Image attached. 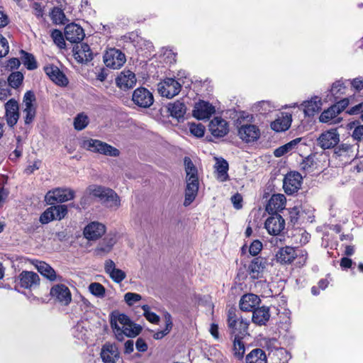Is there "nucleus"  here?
I'll use <instances>...</instances> for the list:
<instances>
[{
  "label": "nucleus",
  "instance_id": "1",
  "mask_svg": "<svg viewBox=\"0 0 363 363\" xmlns=\"http://www.w3.org/2000/svg\"><path fill=\"white\" fill-rule=\"evenodd\" d=\"M111 326L119 341H123L124 336L134 337L140 334L142 328L133 323L128 315L123 313H113L111 317Z\"/></svg>",
  "mask_w": 363,
  "mask_h": 363
},
{
  "label": "nucleus",
  "instance_id": "2",
  "mask_svg": "<svg viewBox=\"0 0 363 363\" xmlns=\"http://www.w3.org/2000/svg\"><path fill=\"white\" fill-rule=\"evenodd\" d=\"M228 325L235 337H242L247 331L249 321L238 318L235 310L231 308L228 313Z\"/></svg>",
  "mask_w": 363,
  "mask_h": 363
},
{
  "label": "nucleus",
  "instance_id": "3",
  "mask_svg": "<svg viewBox=\"0 0 363 363\" xmlns=\"http://www.w3.org/2000/svg\"><path fill=\"white\" fill-rule=\"evenodd\" d=\"M84 147L89 151L107 156L118 157L120 155V151L117 148L99 140H86L84 142Z\"/></svg>",
  "mask_w": 363,
  "mask_h": 363
},
{
  "label": "nucleus",
  "instance_id": "4",
  "mask_svg": "<svg viewBox=\"0 0 363 363\" xmlns=\"http://www.w3.org/2000/svg\"><path fill=\"white\" fill-rule=\"evenodd\" d=\"M35 101V96L31 91H28L23 96V118L26 125L32 123L36 115V107L33 104Z\"/></svg>",
  "mask_w": 363,
  "mask_h": 363
},
{
  "label": "nucleus",
  "instance_id": "5",
  "mask_svg": "<svg viewBox=\"0 0 363 363\" xmlns=\"http://www.w3.org/2000/svg\"><path fill=\"white\" fill-rule=\"evenodd\" d=\"M74 194L75 192L72 189L57 188L49 191L45 196V201L49 205H54L55 203H63L73 199Z\"/></svg>",
  "mask_w": 363,
  "mask_h": 363
},
{
  "label": "nucleus",
  "instance_id": "6",
  "mask_svg": "<svg viewBox=\"0 0 363 363\" xmlns=\"http://www.w3.org/2000/svg\"><path fill=\"white\" fill-rule=\"evenodd\" d=\"M125 61V54L116 48L108 49L104 55L106 66L113 69L121 68Z\"/></svg>",
  "mask_w": 363,
  "mask_h": 363
},
{
  "label": "nucleus",
  "instance_id": "7",
  "mask_svg": "<svg viewBox=\"0 0 363 363\" xmlns=\"http://www.w3.org/2000/svg\"><path fill=\"white\" fill-rule=\"evenodd\" d=\"M181 84L173 78H166L157 85L158 92L162 96L172 99L181 91Z\"/></svg>",
  "mask_w": 363,
  "mask_h": 363
},
{
  "label": "nucleus",
  "instance_id": "8",
  "mask_svg": "<svg viewBox=\"0 0 363 363\" xmlns=\"http://www.w3.org/2000/svg\"><path fill=\"white\" fill-rule=\"evenodd\" d=\"M17 285L22 288L33 290L37 289L40 282L38 274L31 271L21 272L16 281Z\"/></svg>",
  "mask_w": 363,
  "mask_h": 363
},
{
  "label": "nucleus",
  "instance_id": "9",
  "mask_svg": "<svg viewBox=\"0 0 363 363\" xmlns=\"http://www.w3.org/2000/svg\"><path fill=\"white\" fill-rule=\"evenodd\" d=\"M47 208L40 217V221L43 224H46L53 220H60L67 213V207L66 205H51Z\"/></svg>",
  "mask_w": 363,
  "mask_h": 363
},
{
  "label": "nucleus",
  "instance_id": "10",
  "mask_svg": "<svg viewBox=\"0 0 363 363\" xmlns=\"http://www.w3.org/2000/svg\"><path fill=\"white\" fill-rule=\"evenodd\" d=\"M133 103L141 108H149L154 102L152 94L145 87H139L134 90L132 95Z\"/></svg>",
  "mask_w": 363,
  "mask_h": 363
},
{
  "label": "nucleus",
  "instance_id": "11",
  "mask_svg": "<svg viewBox=\"0 0 363 363\" xmlns=\"http://www.w3.org/2000/svg\"><path fill=\"white\" fill-rule=\"evenodd\" d=\"M50 295L52 298L63 306H68L72 301V294L69 289L62 284L54 285L50 289Z\"/></svg>",
  "mask_w": 363,
  "mask_h": 363
},
{
  "label": "nucleus",
  "instance_id": "12",
  "mask_svg": "<svg viewBox=\"0 0 363 363\" xmlns=\"http://www.w3.org/2000/svg\"><path fill=\"white\" fill-rule=\"evenodd\" d=\"M238 136L247 143H253L259 138L260 130L256 125L243 124L238 128Z\"/></svg>",
  "mask_w": 363,
  "mask_h": 363
},
{
  "label": "nucleus",
  "instance_id": "13",
  "mask_svg": "<svg viewBox=\"0 0 363 363\" xmlns=\"http://www.w3.org/2000/svg\"><path fill=\"white\" fill-rule=\"evenodd\" d=\"M302 183V176L298 172H290L284 179L283 187L285 192L291 195L298 191Z\"/></svg>",
  "mask_w": 363,
  "mask_h": 363
},
{
  "label": "nucleus",
  "instance_id": "14",
  "mask_svg": "<svg viewBox=\"0 0 363 363\" xmlns=\"http://www.w3.org/2000/svg\"><path fill=\"white\" fill-rule=\"evenodd\" d=\"M264 227L269 234L278 235L284 229L285 220L278 213L272 214L265 221Z\"/></svg>",
  "mask_w": 363,
  "mask_h": 363
},
{
  "label": "nucleus",
  "instance_id": "15",
  "mask_svg": "<svg viewBox=\"0 0 363 363\" xmlns=\"http://www.w3.org/2000/svg\"><path fill=\"white\" fill-rule=\"evenodd\" d=\"M38 272L50 281H62L63 277L56 273L55 270L48 263L35 260L33 262Z\"/></svg>",
  "mask_w": 363,
  "mask_h": 363
},
{
  "label": "nucleus",
  "instance_id": "16",
  "mask_svg": "<svg viewBox=\"0 0 363 363\" xmlns=\"http://www.w3.org/2000/svg\"><path fill=\"white\" fill-rule=\"evenodd\" d=\"M267 265V260L262 257L254 258L248 265L247 272L251 279H258L263 277Z\"/></svg>",
  "mask_w": 363,
  "mask_h": 363
},
{
  "label": "nucleus",
  "instance_id": "17",
  "mask_svg": "<svg viewBox=\"0 0 363 363\" xmlns=\"http://www.w3.org/2000/svg\"><path fill=\"white\" fill-rule=\"evenodd\" d=\"M340 141V135L336 129L323 133L318 139V145L323 150L334 147Z\"/></svg>",
  "mask_w": 363,
  "mask_h": 363
},
{
  "label": "nucleus",
  "instance_id": "18",
  "mask_svg": "<svg viewBox=\"0 0 363 363\" xmlns=\"http://www.w3.org/2000/svg\"><path fill=\"white\" fill-rule=\"evenodd\" d=\"M136 77L130 70H123L116 78V84L121 90L132 89L136 84Z\"/></svg>",
  "mask_w": 363,
  "mask_h": 363
},
{
  "label": "nucleus",
  "instance_id": "19",
  "mask_svg": "<svg viewBox=\"0 0 363 363\" xmlns=\"http://www.w3.org/2000/svg\"><path fill=\"white\" fill-rule=\"evenodd\" d=\"M106 233V226L97 221L89 223L84 229L83 234L89 240H96Z\"/></svg>",
  "mask_w": 363,
  "mask_h": 363
},
{
  "label": "nucleus",
  "instance_id": "20",
  "mask_svg": "<svg viewBox=\"0 0 363 363\" xmlns=\"http://www.w3.org/2000/svg\"><path fill=\"white\" fill-rule=\"evenodd\" d=\"M215 111V107L211 104L205 101H199L194 106L193 116L199 120L208 119Z\"/></svg>",
  "mask_w": 363,
  "mask_h": 363
},
{
  "label": "nucleus",
  "instance_id": "21",
  "mask_svg": "<svg viewBox=\"0 0 363 363\" xmlns=\"http://www.w3.org/2000/svg\"><path fill=\"white\" fill-rule=\"evenodd\" d=\"M44 70L49 78L56 84L61 86H66L68 84V79L57 66L48 65L44 67Z\"/></svg>",
  "mask_w": 363,
  "mask_h": 363
},
{
  "label": "nucleus",
  "instance_id": "22",
  "mask_svg": "<svg viewBox=\"0 0 363 363\" xmlns=\"http://www.w3.org/2000/svg\"><path fill=\"white\" fill-rule=\"evenodd\" d=\"M85 36L83 28L75 23H70L65 28V38L72 43H79Z\"/></svg>",
  "mask_w": 363,
  "mask_h": 363
},
{
  "label": "nucleus",
  "instance_id": "23",
  "mask_svg": "<svg viewBox=\"0 0 363 363\" xmlns=\"http://www.w3.org/2000/svg\"><path fill=\"white\" fill-rule=\"evenodd\" d=\"M6 119L10 127H13L19 118V106L18 102L11 99L5 104Z\"/></svg>",
  "mask_w": 363,
  "mask_h": 363
},
{
  "label": "nucleus",
  "instance_id": "24",
  "mask_svg": "<svg viewBox=\"0 0 363 363\" xmlns=\"http://www.w3.org/2000/svg\"><path fill=\"white\" fill-rule=\"evenodd\" d=\"M209 130L214 137L222 138L229 131L228 123L220 117H215L209 123Z\"/></svg>",
  "mask_w": 363,
  "mask_h": 363
},
{
  "label": "nucleus",
  "instance_id": "25",
  "mask_svg": "<svg viewBox=\"0 0 363 363\" xmlns=\"http://www.w3.org/2000/svg\"><path fill=\"white\" fill-rule=\"evenodd\" d=\"M104 191L100 193V196H97L101 203L108 208H118L121 205V202L117 194L108 188H105Z\"/></svg>",
  "mask_w": 363,
  "mask_h": 363
},
{
  "label": "nucleus",
  "instance_id": "26",
  "mask_svg": "<svg viewBox=\"0 0 363 363\" xmlns=\"http://www.w3.org/2000/svg\"><path fill=\"white\" fill-rule=\"evenodd\" d=\"M259 297L254 294H246L242 296L239 302V306L242 311H254L259 305Z\"/></svg>",
  "mask_w": 363,
  "mask_h": 363
},
{
  "label": "nucleus",
  "instance_id": "27",
  "mask_svg": "<svg viewBox=\"0 0 363 363\" xmlns=\"http://www.w3.org/2000/svg\"><path fill=\"white\" fill-rule=\"evenodd\" d=\"M101 357L104 363H116L119 358V352L115 344L106 343L101 351Z\"/></svg>",
  "mask_w": 363,
  "mask_h": 363
},
{
  "label": "nucleus",
  "instance_id": "28",
  "mask_svg": "<svg viewBox=\"0 0 363 363\" xmlns=\"http://www.w3.org/2000/svg\"><path fill=\"white\" fill-rule=\"evenodd\" d=\"M104 270L116 283H121L126 277L125 272L116 267V264L112 259L106 260Z\"/></svg>",
  "mask_w": 363,
  "mask_h": 363
},
{
  "label": "nucleus",
  "instance_id": "29",
  "mask_svg": "<svg viewBox=\"0 0 363 363\" xmlns=\"http://www.w3.org/2000/svg\"><path fill=\"white\" fill-rule=\"evenodd\" d=\"M186 187L185 189V199L184 206H189L196 199L199 191V179H186Z\"/></svg>",
  "mask_w": 363,
  "mask_h": 363
},
{
  "label": "nucleus",
  "instance_id": "30",
  "mask_svg": "<svg viewBox=\"0 0 363 363\" xmlns=\"http://www.w3.org/2000/svg\"><path fill=\"white\" fill-rule=\"evenodd\" d=\"M285 205L286 197L284 194H274L267 204L266 211L271 214L277 213L285 208Z\"/></svg>",
  "mask_w": 363,
  "mask_h": 363
},
{
  "label": "nucleus",
  "instance_id": "31",
  "mask_svg": "<svg viewBox=\"0 0 363 363\" xmlns=\"http://www.w3.org/2000/svg\"><path fill=\"white\" fill-rule=\"evenodd\" d=\"M297 256L295 248L289 246L280 248L276 254L277 262L281 264H289Z\"/></svg>",
  "mask_w": 363,
  "mask_h": 363
},
{
  "label": "nucleus",
  "instance_id": "32",
  "mask_svg": "<svg viewBox=\"0 0 363 363\" xmlns=\"http://www.w3.org/2000/svg\"><path fill=\"white\" fill-rule=\"evenodd\" d=\"M116 242V238L115 235L108 234L96 248V255L102 256L110 252Z\"/></svg>",
  "mask_w": 363,
  "mask_h": 363
},
{
  "label": "nucleus",
  "instance_id": "33",
  "mask_svg": "<svg viewBox=\"0 0 363 363\" xmlns=\"http://www.w3.org/2000/svg\"><path fill=\"white\" fill-rule=\"evenodd\" d=\"M74 55L75 59L80 62H87L92 60V52L89 46L86 43H82L80 46L77 45L74 48Z\"/></svg>",
  "mask_w": 363,
  "mask_h": 363
},
{
  "label": "nucleus",
  "instance_id": "34",
  "mask_svg": "<svg viewBox=\"0 0 363 363\" xmlns=\"http://www.w3.org/2000/svg\"><path fill=\"white\" fill-rule=\"evenodd\" d=\"M269 308L267 306L258 307L252 312V320L258 325H264L269 320Z\"/></svg>",
  "mask_w": 363,
  "mask_h": 363
},
{
  "label": "nucleus",
  "instance_id": "35",
  "mask_svg": "<svg viewBox=\"0 0 363 363\" xmlns=\"http://www.w3.org/2000/svg\"><path fill=\"white\" fill-rule=\"evenodd\" d=\"M346 89L347 87L342 80H337L335 82L329 90V94L327 95L326 99L331 101L338 100L345 94Z\"/></svg>",
  "mask_w": 363,
  "mask_h": 363
},
{
  "label": "nucleus",
  "instance_id": "36",
  "mask_svg": "<svg viewBox=\"0 0 363 363\" xmlns=\"http://www.w3.org/2000/svg\"><path fill=\"white\" fill-rule=\"evenodd\" d=\"M167 110L172 117L179 121L184 118L186 111V107L184 102L177 100L173 103H169Z\"/></svg>",
  "mask_w": 363,
  "mask_h": 363
},
{
  "label": "nucleus",
  "instance_id": "37",
  "mask_svg": "<svg viewBox=\"0 0 363 363\" xmlns=\"http://www.w3.org/2000/svg\"><path fill=\"white\" fill-rule=\"evenodd\" d=\"M302 105L304 107L303 111L305 115L313 116L320 110L322 102L318 96H314L311 100L304 101Z\"/></svg>",
  "mask_w": 363,
  "mask_h": 363
},
{
  "label": "nucleus",
  "instance_id": "38",
  "mask_svg": "<svg viewBox=\"0 0 363 363\" xmlns=\"http://www.w3.org/2000/svg\"><path fill=\"white\" fill-rule=\"evenodd\" d=\"M339 114L338 111L335 109V106L332 105L328 109L322 112L319 117V120L322 123H329L330 124L335 123L340 121L339 119H336Z\"/></svg>",
  "mask_w": 363,
  "mask_h": 363
},
{
  "label": "nucleus",
  "instance_id": "39",
  "mask_svg": "<svg viewBox=\"0 0 363 363\" xmlns=\"http://www.w3.org/2000/svg\"><path fill=\"white\" fill-rule=\"evenodd\" d=\"M247 363H267L265 352L261 349L252 350L246 357Z\"/></svg>",
  "mask_w": 363,
  "mask_h": 363
},
{
  "label": "nucleus",
  "instance_id": "40",
  "mask_svg": "<svg viewBox=\"0 0 363 363\" xmlns=\"http://www.w3.org/2000/svg\"><path fill=\"white\" fill-rule=\"evenodd\" d=\"M105 187L97 185H90L87 187L85 195L82 198L80 203L82 206H84L89 202L88 195H92L94 197L97 198L98 196H100V193L105 192Z\"/></svg>",
  "mask_w": 363,
  "mask_h": 363
},
{
  "label": "nucleus",
  "instance_id": "41",
  "mask_svg": "<svg viewBox=\"0 0 363 363\" xmlns=\"http://www.w3.org/2000/svg\"><path fill=\"white\" fill-rule=\"evenodd\" d=\"M301 140V138H297L291 140L288 143L277 148L274 152V155L277 157L283 156L284 155L295 149Z\"/></svg>",
  "mask_w": 363,
  "mask_h": 363
},
{
  "label": "nucleus",
  "instance_id": "42",
  "mask_svg": "<svg viewBox=\"0 0 363 363\" xmlns=\"http://www.w3.org/2000/svg\"><path fill=\"white\" fill-rule=\"evenodd\" d=\"M164 319L165 322V328L162 330L155 333L153 337L155 340L162 339L166 335H167L172 328L173 323L172 320V315L168 312H166L164 315Z\"/></svg>",
  "mask_w": 363,
  "mask_h": 363
},
{
  "label": "nucleus",
  "instance_id": "43",
  "mask_svg": "<svg viewBox=\"0 0 363 363\" xmlns=\"http://www.w3.org/2000/svg\"><path fill=\"white\" fill-rule=\"evenodd\" d=\"M216 168L218 172V179L221 182L226 181L228 179V163L227 161L225 160H218Z\"/></svg>",
  "mask_w": 363,
  "mask_h": 363
},
{
  "label": "nucleus",
  "instance_id": "44",
  "mask_svg": "<svg viewBox=\"0 0 363 363\" xmlns=\"http://www.w3.org/2000/svg\"><path fill=\"white\" fill-rule=\"evenodd\" d=\"M184 165H185V170H186V179H198L197 175V169L193 164L192 161L189 157H186L184 158Z\"/></svg>",
  "mask_w": 363,
  "mask_h": 363
},
{
  "label": "nucleus",
  "instance_id": "45",
  "mask_svg": "<svg viewBox=\"0 0 363 363\" xmlns=\"http://www.w3.org/2000/svg\"><path fill=\"white\" fill-rule=\"evenodd\" d=\"M21 60L25 67L29 70H33L38 67L34 56L25 51H22Z\"/></svg>",
  "mask_w": 363,
  "mask_h": 363
},
{
  "label": "nucleus",
  "instance_id": "46",
  "mask_svg": "<svg viewBox=\"0 0 363 363\" xmlns=\"http://www.w3.org/2000/svg\"><path fill=\"white\" fill-rule=\"evenodd\" d=\"M240 339L241 337H235L233 342L234 356L238 359H242L245 352V345Z\"/></svg>",
  "mask_w": 363,
  "mask_h": 363
},
{
  "label": "nucleus",
  "instance_id": "47",
  "mask_svg": "<svg viewBox=\"0 0 363 363\" xmlns=\"http://www.w3.org/2000/svg\"><path fill=\"white\" fill-rule=\"evenodd\" d=\"M274 106L269 101H259L254 105V108L260 114H267L272 112Z\"/></svg>",
  "mask_w": 363,
  "mask_h": 363
},
{
  "label": "nucleus",
  "instance_id": "48",
  "mask_svg": "<svg viewBox=\"0 0 363 363\" xmlns=\"http://www.w3.org/2000/svg\"><path fill=\"white\" fill-rule=\"evenodd\" d=\"M89 124V118L84 113H79L74 120V128L77 130L84 129Z\"/></svg>",
  "mask_w": 363,
  "mask_h": 363
},
{
  "label": "nucleus",
  "instance_id": "49",
  "mask_svg": "<svg viewBox=\"0 0 363 363\" xmlns=\"http://www.w3.org/2000/svg\"><path fill=\"white\" fill-rule=\"evenodd\" d=\"M23 74L20 72H12L9 78V85L13 88H18L23 82Z\"/></svg>",
  "mask_w": 363,
  "mask_h": 363
},
{
  "label": "nucleus",
  "instance_id": "50",
  "mask_svg": "<svg viewBox=\"0 0 363 363\" xmlns=\"http://www.w3.org/2000/svg\"><path fill=\"white\" fill-rule=\"evenodd\" d=\"M51 37L54 41V43L57 45L60 49H63L65 48V41L64 38V35L62 33L57 29H54L51 33Z\"/></svg>",
  "mask_w": 363,
  "mask_h": 363
},
{
  "label": "nucleus",
  "instance_id": "51",
  "mask_svg": "<svg viewBox=\"0 0 363 363\" xmlns=\"http://www.w3.org/2000/svg\"><path fill=\"white\" fill-rule=\"evenodd\" d=\"M89 291L97 297H104L106 293L104 286L100 283L94 282L89 286Z\"/></svg>",
  "mask_w": 363,
  "mask_h": 363
},
{
  "label": "nucleus",
  "instance_id": "52",
  "mask_svg": "<svg viewBox=\"0 0 363 363\" xmlns=\"http://www.w3.org/2000/svg\"><path fill=\"white\" fill-rule=\"evenodd\" d=\"M142 308L143 315L148 321L155 324L159 323L160 317L156 313L150 311V307L147 305L143 306Z\"/></svg>",
  "mask_w": 363,
  "mask_h": 363
},
{
  "label": "nucleus",
  "instance_id": "53",
  "mask_svg": "<svg viewBox=\"0 0 363 363\" xmlns=\"http://www.w3.org/2000/svg\"><path fill=\"white\" fill-rule=\"evenodd\" d=\"M189 130L192 135L197 138H201L204 135L205 133V127L201 123H190L189 124Z\"/></svg>",
  "mask_w": 363,
  "mask_h": 363
},
{
  "label": "nucleus",
  "instance_id": "54",
  "mask_svg": "<svg viewBox=\"0 0 363 363\" xmlns=\"http://www.w3.org/2000/svg\"><path fill=\"white\" fill-rule=\"evenodd\" d=\"M51 18L55 23H63L65 15L60 8H54L51 12Z\"/></svg>",
  "mask_w": 363,
  "mask_h": 363
},
{
  "label": "nucleus",
  "instance_id": "55",
  "mask_svg": "<svg viewBox=\"0 0 363 363\" xmlns=\"http://www.w3.org/2000/svg\"><path fill=\"white\" fill-rule=\"evenodd\" d=\"M352 148L353 146L347 144V143H343L339 145L335 149V154H337L338 156H343V155H348L350 156V153L352 152Z\"/></svg>",
  "mask_w": 363,
  "mask_h": 363
},
{
  "label": "nucleus",
  "instance_id": "56",
  "mask_svg": "<svg viewBox=\"0 0 363 363\" xmlns=\"http://www.w3.org/2000/svg\"><path fill=\"white\" fill-rule=\"evenodd\" d=\"M314 161L312 157H308L301 163V169L306 172H311L314 169Z\"/></svg>",
  "mask_w": 363,
  "mask_h": 363
},
{
  "label": "nucleus",
  "instance_id": "57",
  "mask_svg": "<svg viewBox=\"0 0 363 363\" xmlns=\"http://www.w3.org/2000/svg\"><path fill=\"white\" fill-rule=\"evenodd\" d=\"M301 212V208L298 206H294L289 209V215L291 223L295 224L298 222Z\"/></svg>",
  "mask_w": 363,
  "mask_h": 363
},
{
  "label": "nucleus",
  "instance_id": "58",
  "mask_svg": "<svg viewBox=\"0 0 363 363\" xmlns=\"http://www.w3.org/2000/svg\"><path fill=\"white\" fill-rule=\"evenodd\" d=\"M141 298V296L135 293L128 292L124 296L125 301L129 306H132L135 302L139 301Z\"/></svg>",
  "mask_w": 363,
  "mask_h": 363
},
{
  "label": "nucleus",
  "instance_id": "59",
  "mask_svg": "<svg viewBox=\"0 0 363 363\" xmlns=\"http://www.w3.org/2000/svg\"><path fill=\"white\" fill-rule=\"evenodd\" d=\"M9 51V45L6 38L0 34V57L6 56Z\"/></svg>",
  "mask_w": 363,
  "mask_h": 363
},
{
  "label": "nucleus",
  "instance_id": "60",
  "mask_svg": "<svg viewBox=\"0 0 363 363\" xmlns=\"http://www.w3.org/2000/svg\"><path fill=\"white\" fill-rule=\"evenodd\" d=\"M262 249V243L258 240H254L249 248V252L252 256L257 255Z\"/></svg>",
  "mask_w": 363,
  "mask_h": 363
},
{
  "label": "nucleus",
  "instance_id": "61",
  "mask_svg": "<svg viewBox=\"0 0 363 363\" xmlns=\"http://www.w3.org/2000/svg\"><path fill=\"white\" fill-rule=\"evenodd\" d=\"M290 125L291 123L289 121L286 123L282 124L280 120H277L272 123V128L277 132H281L289 129Z\"/></svg>",
  "mask_w": 363,
  "mask_h": 363
},
{
  "label": "nucleus",
  "instance_id": "62",
  "mask_svg": "<svg viewBox=\"0 0 363 363\" xmlns=\"http://www.w3.org/2000/svg\"><path fill=\"white\" fill-rule=\"evenodd\" d=\"M349 115H360V118L363 121V102L355 105L354 106L347 110Z\"/></svg>",
  "mask_w": 363,
  "mask_h": 363
},
{
  "label": "nucleus",
  "instance_id": "63",
  "mask_svg": "<svg viewBox=\"0 0 363 363\" xmlns=\"http://www.w3.org/2000/svg\"><path fill=\"white\" fill-rule=\"evenodd\" d=\"M349 99L347 98L342 99L339 101H337L335 104H333V106H335V109L338 111V113H340L342 112L349 105Z\"/></svg>",
  "mask_w": 363,
  "mask_h": 363
},
{
  "label": "nucleus",
  "instance_id": "64",
  "mask_svg": "<svg viewBox=\"0 0 363 363\" xmlns=\"http://www.w3.org/2000/svg\"><path fill=\"white\" fill-rule=\"evenodd\" d=\"M352 137L354 140L363 141V125H359L354 128Z\"/></svg>",
  "mask_w": 363,
  "mask_h": 363
}]
</instances>
